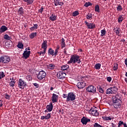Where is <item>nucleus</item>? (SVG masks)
<instances>
[{"label":"nucleus","instance_id":"412c9836","mask_svg":"<svg viewBox=\"0 0 127 127\" xmlns=\"http://www.w3.org/2000/svg\"><path fill=\"white\" fill-rule=\"evenodd\" d=\"M4 39H5L6 40H9V42L11 43H12V41L10 40L11 39V37L8 36L7 34H5L3 37Z\"/></svg>","mask_w":127,"mask_h":127},{"label":"nucleus","instance_id":"72a5a7b5","mask_svg":"<svg viewBox=\"0 0 127 127\" xmlns=\"http://www.w3.org/2000/svg\"><path fill=\"white\" fill-rule=\"evenodd\" d=\"M118 100H120L119 98H117V97L113 96V104H115V103H118Z\"/></svg>","mask_w":127,"mask_h":127},{"label":"nucleus","instance_id":"bf43d9fd","mask_svg":"<svg viewBox=\"0 0 127 127\" xmlns=\"http://www.w3.org/2000/svg\"><path fill=\"white\" fill-rule=\"evenodd\" d=\"M9 98H10V96L8 94L5 95V99H9Z\"/></svg>","mask_w":127,"mask_h":127},{"label":"nucleus","instance_id":"ea45409f","mask_svg":"<svg viewBox=\"0 0 127 127\" xmlns=\"http://www.w3.org/2000/svg\"><path fill=\"white\" fill-rule=\"evenodd\" d=\"M101 36H105L106 35V30L105 29H103L101 31Z\"/></svg>","mask_w":127,"mask_h":127},{"label":"nucleus","instance_id":"a211bd4d","mask_svg":"<svg viewBox=\"0 0 127 127\" xmlns=\"http://www.w3.org/2000/svg\"><path fill=\"white\" fill-rule=\"evenodd\" d=\"M46 109L48 112H52L53 110V104L51 103L49 105H47Z\"/></svg>","mask_w":127,"mask_h":127},{"label":"nucleus","instance_id":"680f3d73","mask_svg":"<svg viewBox=\"0 0 127 127\" xmlns=\"http://www.w3.org/2000/svg\"><path fill=\"white\" fill-rule=\"evenodd\" d=\"M119 124L122 126V125H124L125 123H124V122L120 121Z\"/></svg>","mask_w":127,"mask_h":127},{"label":"nucleus","instance_id":"6e6d98bb","mask_svg":"<svg viewBox=\"0 0 127 127\" xmlns=\"http://www.w3.org/2000/svg\"><path fill=\"white\" fill-rule=\"evenodd\" d=\"M107 80L108 82H111V81H112V77L110 76L107 77Z\"/></svg>","mask_w":127,"mask_h":127},{"label":"nucleus","instance_id":"f03ea898","mask_svg":"<svg viewBox=\"0 0 127 127\" xmlns=\"http://www.w3.org/2000/svg\"><path fill=\"white\" fill-rule=\"evenodd\" d=\"M76 100V95L73 92H69L68 93L67 98H66L67 102H74Z\"/></svg>","mask_w":127,"mask_h":127},{"label":"nucleus","instance_id":"de8ad7c7","mask_svg":"<svg viewBox=\"0 0 127 127\" xmlns=\"http://www.w3.org/2000/svg\"><path fill=\"white\" fill-rule=\"evenodd\" d=\"M104 119L105 121H111L112 118H111L110 117H104Z\"/></svg>","mask_w":127,"mask_h":127},{"label":"nucleus","instance_id":"13d9d810","mask_svg":"<svg viewBox=\"0 0 127 127\" xmlns=\"http://www.w3.org/2000/svg\"><path fill=\"white\" fill-rule=\"evenodd\" d=\"M58 53V50H55V53H54V55L55 56H56V55H57Z\"/></svg>","mask_w":127,"mask_h":127},{"label":"nucleus","instance_id":"37998d69","mask_svg":"<svg viewBox=\"0 0 127 127\" xmlns=\"http://www.w3.org/2000/svg\"><path fill=\"white\" fill-rule=\"evenodd\" d=\"M77 15H79V11H75L72 13V16H77Z\"/></svg>","mask_w":127,"mask_h":127},{"label":"nucleus","instance_id":"a18cd8bd","mask_svg":"<svg viewBox=\"0 0 127 127\" xmlns=\"http://www.w3.org/2000/svg\"><path fill=\"white\" fill-rule=\"evenodd\" d=\"M90 5H92V3L90 2H86L84 5L85 7H88V6H90Z\"/></svg>","mask_w":127,"mask_h":127},{"label":"nucleus","instance_id":"ddd939ff","mask_svg":"<svg viewBox=\"0 0 127 127\" xmlns=\"http://www.w3.org/2000/svg\"><path fill=\"white\" fill-rule=\"evenodd\" d=\"M77 87L78 89H83L86 87V83L85 82H79L77 84Z\"/></svg>","mask_w":127,"mask_h":127},{"label":"nucleus","instance_id":"393cba45","mask_svg":"<svg viewBox=\"0 0 127 127\" xmlns=\"http://www.w3.org/2000/svg\"><path fill=\"white\" fill-rule=\"evenodd\" d=\"M36 35H37V33H32L29 35V37L31 38V39H33V38H34Z\"/></svg>","mask_w":127,"mask_h":127},{"label":"nucleus","instance_id":"5701e85b","mask_svg":"<svg viewBox=\"0 0 127 127\" xmlns=\"http://www.w3.org/2000/svg\"><path fill=\"white\" fill-rule=\"evenodd\" d=\"M18 12L20 15H22L24 13L23 8L22 7H20L18 10Z\"/></svg>","mask_w":127,"mask_h":127},{"label":"nucleus","instance_id":"c85d7f7f","mask_svg":"<svg viewBox=\"0 0 127 127\" xmlns=\"http://www.w3.org/2000/svg\"><path fill=\"white\" fill-rule=\"evenodd\" d=\"M94 68L96 70H100L101 69V64H96L94 66Z\"/></svg>","mask_w":127,"mask_h":127},{"label":"nucleus","instance_id":"338daca9","mask_svg":"<svg viewBox=\"0 0 127 127\" xmlns=\"http://www.w3.org/2000/svg\"><path fill=\"white\" fill-rule=\"evenodd\" d=\"M34 29H35L33 28V27L30 28V30L31 31H33L34 30Z\"/></svg>","mask_w":127,"mask_h":127},{"label":"nucleus","instance_id":"bb28decb","mask_svg":"<svg viewBox=\"0 0 127 127\" xmlns=\"http://www.w3.org/2000/svg\"><path fill=\"white\" fill-rule=\"evenodd\" d=\"M48 55H54V50L52 49V48H50L48 50Z\"/></svg>","mask_w":127,"mask_h":127},{"label":"nucleus","instance_id":"69168bd1","mask_svg":"<svg viewBox=\"0 0 127 127\" xmlns=\"http://www.w3.org/2000/svg\"><path fill=\"white\" fill-rule=\"evenodd\" d=\"M2 107V101L0 100V107Z\"/></svg>","mask_w":127,"mask_h":127},{"label":"nucleus","instance_id":"8fccbe9b","mask_svg":"<svg viewBox=\"0 0 127 127\" xmlns=\"http://www.w3.org/2000/svg\"><path fill=\"white\" fill-rule=\"evenodd\" d=\"M33 28L34 29H37V28H38V25L37 24H34Z\"/></svg>","mask_w":127,"mask_h":127},{"label":"nucleus","instance_id":"f257e3e1","mask_svg":"<svg viewBox=\"0 0 127 127\" xmlns=\"http://www.w3.org/2000/svg\"><path fill=\"white\" fill-rule=\"evenodd\" d=\"M71 63H73V64H80L81 63V59H80V56L78 55L74 54L72 55L70 57L69 61L67 62V64H69Z\"/></svg>","mask_w":127,"mask_h":127},{"label":"nucleus","instance_id":"052dcab7","mask_svg":"<svg viewBox=\"0 0 127 127\" xmlns=\"http://www.w3.org/2000/svg\"><path fill=\"white\" fill-rule=\"evenodd\" d=\"M111 126L112 127H117V125H115L114 123H111Z\"/></svg>","mask_w":127,"mask_h":127},{"label":"nucleus","instance_id":"9d476101","mask_svg":"<svg viewBox=\"0 0 127 127\" xmlns=\"http://www.w3.org/2000/svg\"><path fill=\"white\" fill-rule=\"evenodd\" d=\"M41 48L44 49V53H46V50L47 49V41L45 40L43 41L41 45Z\"/></svg>","mask_w":127,"mask_h":127},{"label":"nucleus","instance_id":"aec40b11","mask_svg":"<svg viewBox=\"0 0 127 127\" xmlns=\"http://www.w3.org/2000/svg\"><path fill=\"white\" fill-rule=\"evenodd\" d=\"M66 47V44H65V39L64 38H62V42L61 44V49H63L64 47Z\"/></svg>","mask_w":127,"mask_h":127},{"label":"nucleus","instance_id":"20e7f679","mask_svg":"<svg viewBox=\"0 0 127 127\" xmlns=\"http://www.w3.org/2000/svg\"><path fill=\"white\" fill-rule=\"evenodd\" d=\"M86 90L88 93H95L96 92L97 89L93 85H89L86 88Z\"/></svg>","mask_w":127,"mask_h":127},{"label":"nucleus","instance_id":"a19ab883","mask_svg":"<svg viewBox=\"0 0 127 127\" xmlns=\"http://www.w3.org/2000/svg\"><path fill=\"white\" fill-rule=\"evenodd\" d=\"M45 117L46 118V120H49L50 119H51V113H48Z\"/></svg>","mask_w":127,"mask_h":127},{"label":"nucleus","instance_id":"c9c22d12","mask_svg":"<svg viewBox=\"0 0 127 127\" xmlns=\"http://www.w3.org/2000/svg\"><path fill=\"white\" fill-rule=\"evenodd\" d=\"M95 11L97 12H100V6L99 5H96L95 7Z\"/></svg>","mask_w":127,"mask_h":127},{"label":"nucleus","instance_id":"473e14b6","mask_svg":"<svg viewBox=\"0 0 127 127\" xmlns=\"http://www.w3.org/2000/svg\"><path fill=\"white\" fill-rule=\"evenodd\" d=\"M106 94H107V95H111V94H113L111 88H109L107 89Z\"/></svg>","mask_w":127,"mask_h":127},{"label":"nucleus","instance_id":"864d4df0","mask_svg":"<svg viewBox=\"0 0 127 127\" xmlns=\"http://www.w3.org/2000/svg\"><path fill=\"white\" fill-rule=\"evenodd\" d=\"M43 9H44V8H43V6H42L41 9L39 10V11L40 12V13L42 14V12H43Z\"/></svg>","mask_w":127,"mask_h":127},{"label":"nucleus","instance_id":"b1692460","mask_svg":"<svg viewBox=\"0 0 127 127\" xmlns=\"http://www.w3.org/2000/svg\"><path fill=\"white\" fill-rule=\"evenodd\" d=\"M50 20L52 21H55L57 19L56 15L54 14H52L51 16L50 17Z\"/></svg>","mask_w":127,"mask_h":127},{"label":"nucleus","instance_id":"2eb2a0df","mask_svg":"<svg viewBox=\"0 0 127 127\" xmlns=\"http://www.w3.org/2000/svg\"><path fill=\"white\" fill-rule=\"evenodd\" d=\"M30 53H31L30 51H25L23 53V57L25 58V59H27V58L29 57V56L30 55Z\"/></svg>","mask_w":127,"mask_h":127},{"label":"nucleus","instance_id":"f8f14e48","mask_svg":"<svg viewBox=\"0 0 127 127\" xmlns=\"http://www.w3.org/2000/svg\"><path fill=\"white\" fill-rule=\"evenodd\" d=\"M113 106L115 109H119L122 107V101L121 100H118V102L113 104Z\"/></svg>","mask_w":127,"mask_h":127},{"label":"nucleus","instance_id":"1a4fd4ad","mask_svg":"<svg viewBox=\"0 0 127 127\" xmlns=\"http://www.w3.org/2000/svg\"><path fill=\"white\" fill-rule=\"evenodd\" d=\"M85 23L89 29H93V28H96V25H95V24L89 23L87 22V21H85Z\"/></svg>","mask_w":127,"mask_h":127},{"label":"nucleus","instance_id":"774afa93","mask_svg":"<svg viewBox=\"0 0 127 127\" xmlns=\"http://www.w3.org/2000/svg\"><path fill=\"white\" fill-rule=\"evenodd\" d=\"M125 65L127 66V59H126L125 61Z\"/></svg>","mask_w":127,"mask_h":127},{"label":"nucleus","instance_id":"a878e982","mask_svg":"<svg viewBox=\"0 0 127 127\" xmlns=\"http://www.w3.org/2000/svg\"><path fill=\"white\" fill-rule=\"evenodd\" d=\"M110 89H111V91L113 94H115L117 92V91H118V88H117V87H110Z\"/></svg>","mask_w":127,"mask_h":127},{"label":"nucleus","instance_id":"09e8293b","mask_svg":"<svg viewBox=\"0 0 127 127\" xmlns=\"http://www.w3.org/2000/svg\"><path fill=\"white\" fill-rule=\"evenodd\" d=\"M93 127H102V126L98 124L97 123H96L93 125Z\"/></svg>","mask_w":127,"mask_h":127},{"label":"nucleus","instance_id":"4468645a","mask_svg":"<svg viewBox=\"0 0 127 127\" xmlns=\"http://www.w3.org/2000/svg\"><path fill=\"white\" fill-rule=\"evenodd\" d=\"M59 97V95H56L55 93H53V96L52 97V101L53 103H57V101H58Z\"/></svg>","mask_w":127,"mask_h":127},{"label":"nucleus","instance_id":"4d7b16f0","mask_svg":"<svg viewBox=\"0 0 127 127\" xmlns=\"http://www.w3.org/2000/svg\"><path fill=\"white\" fill-rule=\"evenodd\" d=\"M64 54H65L66 55H67V49L66 48H65L64 49Z\"/></svg>","mask_w":127,"mask_h":127},{"label":"nucleus","instance_id":"3c124183","mask_svg":"<svg viewBox=\"0 0 127 127\" xmlns=\"http://www.w3.org/2000/svg\"><path fill=\"white\" fill-rule=\"evenodd\" d=\"M33 85H34V86L36 87V88H39V84H38V83H33Z\"/></svg>","mask_w":127,"mask_h":127},{"label":"nucleus","instance_id":"f704fd0d","mask_svg":"<svg viewBox=\"0 0 127 127\" xmlns=\"http://www.w3.org/2000/svg\"><path fill=\"white\" fill-rule=\"evenodd\" d=\"M98 90L99 92V93H101V94H104V89L101 87V86H98L97 87Z\"/></svg>","mask_w":127,"mask_h":127},{"label":"nucleus","instance_id":"5fc2aeb1","mask_svg":"<svg viewBox=\"0 0 127 127\" xmlns=\"http://www.w3.org/2000/svg\"><path fill=\"white\" fill-rule=\"evenodd\" d=\"M63 97L64 99H66H66H67V98H68V94H64L63 95Z\"/></svg>","mask_w":127,"mask_h":127},{"label":"nucleus","instance_id":"cd10ccee","mask_svg":"<svg viewBox=\"0 0 127 127\" xmlns=\"http://www.w3.org/2000/svg\"><path fill=\"white\" fill-rule=\"evenodd\" d=\"M116 30H115L114 32L116 34V35H118V36H121V35H120V27H117Z\"/></svg>","mask_w":127,"mask_h":127},{"label":"nucleus","instance_id":"6ab92c4d","mask_svg":"<svg viewBox=\"0 0 127 127\" xmlns=\"http://www.w3.org/2000/svg\"><path fill=\"white\" fill-rule=\"evenodd\" d=\"M6 30H7V27L4 25H2L0 28V33H3V32H5Z\"/></svg>","mask_w":127,"mask_h":127},{"label":"nucleus","instance_id":"79ce46f5","mask_svg":"<svg viewBox=\"0 0 127 127\" xmlns=\"http://www.w3.org/2000/svg\"><path fill=\"white\" fill-rule=\"evenodd\" d=\"M117 9L118 11H122V10H123V7H122V5H118V6L117 7Z\"/></svg>","mask_w":127,"mask_h":127},{"label":"nucleus","instance_id":"39448f33","mask_svg":"<svg viewBox=\"0 0 127 127\" xmlns=\"http://www.w3.org/2000/svg\"><path fill=\"white\" fill-rule=\"evenodd\" d=\"M10 61V58L7 56H3L1 57L0 63H8Z\"/></svg>","mask_w":127,"mask_h":127},{"label":"nucleus","instance_id":"423d86ee","mask_svg":"<svg viewBox=\"0 0 127 127\" xmlns=\"http://www.w3.org/2000/svg\"><path fill=\"white\" fill-rule=\"evenodd\" d=\"M45 77H46V72L43 70L40 71L37 76V78L39 80H42L44 79Z\"/></svg>","mask_w":127,"mask_h":127},{"label":"nucleus","instance_id":"f3484780","mask_svg":"<svg viewBox=\"0 0 127 127\" xmlns=\"http://www.w3.org/2000/svg\"><path fill=\"white\" fill-rule=\"evenodd\" d=\"M47 68L49 70H54L55 69V65L54 64H49L47 65Z\"/></svg>","mask_w":127,"mask_h":127},{"label":"nucleus","instance_id":"2f4dec72","mask_svg":"<svg viewBox=\"0 0 127 127\" xmlns=\"http://www.w3.org/2000/svg\"><path fill=\"white\" fill-rule=\"evenodd\" d=\"M92 17H93V14L90 13H88L86 15V19H89V20H91L92 19Z\"/></svg>","mask_w":127,"mask_h":127},{"label":"nucleus","instance_id":"4c0bfd02","mask_svg":"<svg viewBox=\"0 0 127 127\" xmlns=\"http://www.w3.org/2000/svg\"><path fill=\"white\" fill-rule=\"evenodd\" d=\"M124 20V18L123 17L122 15H120L119 17L118 18V22L120 23L122 22Z\"/></svg>","mask_w":127,"mask_h":127},{"label":"nucleus","instance_id":"c756f323","mask_svg":"<svg viewBox=\"0 0 127 127\" xmlns=\"http://www.w3.org/2000/svg\"><path fill=\"white\" fill-rule=\"evenodd\" d=\"M17 47H18V48H19V49H23V45L22 43L19 42L17 45Z\"/></svg>","mask_w":127,"mask_h":127},{"label":"nucleus","instance_id":"0eeeda50","mask_svg":"<svg viewBox=\"0 0 127 127\" xmlns=\"http://www.w3.org/2000/svg\"><path fill=\"white\" fill-rule=\"evenodd\" d=\"M57 77L58 79H65L66 73L63 71H60L57 74Z\"/></svg>","mask_w":127,"mask_h":127},{"label":"nucleus","instance_id":"e2e57ef3","mask_svg":"<svg viewBox=\"0 0 127 127\" xmlns=\"http://www.w3.org/2000/svg\"><path fill=\"white\" fill-rule=\"evenodd\" d=\"M60 49V46L57 45L56 50H59Z\"/></svg>","mask_w":127,"mask_h":127},{"label":"nucleus","instance_id":"0e129e2a","mask_svg":"<svg viewBox=\"0 0 127 127\" xmlns=\"http://www.w3.org/2000/svg\"><path fill=\"white\" fill-rule=\"evenodd\" d=\"M41 120H46L45 116H41Z\"/></svg>","mask_w":127,"mask_h":127},{"label":"nucleus","instance_id":"603ef678","mask_svg":"<svg viewBox=\"0 0 127 127\" xmlns=\"http://www.w3.org/2000/svg\"><path fill=\"white\" fill-rule=\"evenodd\" d=\"M38 54L40 55H41V54H42V56H44V55H45V53H44V51L43 52L41 51L40 52H38Z\"/></svg>","mask_w":127,"mask_h":127},{"label":"nucleus","instance_id":"7c9ffc66","mask_svg":"<svg viewBox=\"0 0 127 127\" xmlns=\"http://www.w3.org/2000/svg\"><path fill=\"white\" fill-rule=\"evenodd\" d=\"M69 68V65H63L61 67V69L62 71H65V70H67V69Z\"/></svg>","mask_w":127,"mask_h":127},{"label":"nucleus","instance_id":"7ed1b4c3","mask_svg":"<svg viewBox=\"0 0 127 127\" xmlns=\"http://www.w3.org/2000/svg\"><path fill=\"white\" fill-rule=\"evenodd\" d=\"M27 86L26 82L24 81L22 79L20 78L18 82V87L20 89H24V87Z\"/></svg>","mask_w":127,"mask_h":127},{"label":"nucleus","instance_id":"c03bdc74","mask_svg":"<svg viewBox=\"0 0 127 127\" xmlns=\"http://www.w3.org/2000/svg\"><path fill=\"white\" fill-rule=\"evenodd\" d=\"M118 64H114V65L113 66V70L116 71V70H118Z\"/></svg>","mask_w":127,"mask_h":127},{"label":"nucleus","instance_id":"9b49d317","mask_svg":"<svg viewBox=\"0 0 127 127\" xmlns=\"http://www.w3.org/2000/svg\"><path fill=\"white\" fill-rule=\"evenodd\" d=\"M81 122L82 124V125H87L89 122H91V120L90 119H88L85 117H83L81 119Z\"/></svg>","mask_w":127,"mask_h":127},{"label":"nucleus","instance_id":"49530a36","mask_svg":"<svg viewBox=\"0 0 127 127\" xmlns=\"http://www.w3.org/2000/svg\"><path fill=\"white\" fill-rule=\"evenodd\" d=\"M26 79L28 81H31V80H32V77H31V75H29L26 76Z\"/></svg>","mask_w":127,"mask_h":127},{"label":"nucleus","instance_id":"dca6fc26","mask_svg":"<svg viewBox=\"0 0 127 127\" xmlns=\"http://www.w3.org/2000/svg\"><path fill=\"white\" fill-rule=\"evenodd\" d=\"M60 0H54V2L55 3V6H57L58 5H64V2L63 1H59Z\"/></svg>","mask_w":127,"mask_h":127},{"label":"nucleus","instance_id":"e433bc0d","mask_svg":"<svg viewBox=\"0 0 127 127\" xmlns=\"http://www.w3.org/2000/svg\"><path fill=\"white\" fill-rule=\"evenodd\" d=\"M15 84V81L11 80V81L9 82V86H10V87H14Z\"/></svg>","mask_w":127,"mask_h":127},{"label":"nucleus","instance_id":"58836bf2","mask_svg":"<svg viewBox=\"0 0 127 127\" xmlns=\"http://www.w3.org/2000/svg\"><path fill=\"white\" fill-rule=\"evenodd\" d=\"M5 77V74H4V72L3 71L0 72V79H2V78H4Z\"/></svg>","mask_w":127,"mask_h":127},{"label":"nucleus","instance_id":"4be33fe9","mask_svg":"<svg viewBox=\"0 0 127 127\" xmlns=\"http://www.w3.org/2000/svg\"><path fill=\"white\" fill-rule=\"evenodd\" d=\"M24 2H27V5H29V4H32L34 2V0H23Z\"/></svg>","mask_w":127,"mask_h":127},{"label":"nucleus","instance_id":"6e6552de","mask_svg":"<svg viewBox=\"0 0 127 127\" xmlns=\"http://www.w3.org/2000/svg\"><path fill=\"white\" fill-rule=\"evenodd\" d=\"M89 114L90 115H92V116H94L95 117H98L99 116V112L97 111V109L96 108H92L89 111Z\"/></svg>","mask_w":127,"mask_h":127}]
</instances>
